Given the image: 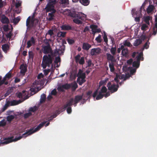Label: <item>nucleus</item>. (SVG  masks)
Listing matches in <instances>:
<instances>
[{
	"label": "nucleus",
	"instance_id": "nucleus-1",
	"mask_svg": "<svg viewBox=\"0 0 157 157\" xmlns=\"http://www.w3.org/2000/svg\"><path fill=\"white\" fill-rule=\"evenodd\" d=\"M43 77V75L42 73L39 74L37 78L39 80L36 81L33 83L32 85V87L30 89V90L32 92L36 93L40 90L42 87V86L44 85L43 81H41L40 79Z\"/></svg>",
	"mask_w": 157,
	"mask_h": 157
},
{
	"label": "nucleus",
	"instance_id": "nucleus-2",
	"mask_svg": "<svg viewBox=\"0 0 157 157\" xmlns=\"http://www.w3.org/2000/svg\"><path fill=\"white\" fill-rule=\"evenodd\" d=\"M52 56L50 55H45L43 58L41 65L43 68H45L47 66L50 67L52 65L53 60Z\"/></svg>",
	"mask_w": 157,
	"mask_h": 157
},
{
	"label": "nucleus",
	"instance_id": "nucleus-3",
	"mask_svg": "<svg viewBox=\"0 0 157 157\" xmlns=\"http://www.w3.org/2000/svg\"><path fill=\"white\" fill-rule=\"evenodd\" d=\"M71 16L75 17L73 21L78 24L82 23L81 20H84L86 19V15L82 13H79L77 14H72Z\"/></svg>",
	"mask_w": 157,
	"mask_h": 157
},
{
	"label": "nucleus",
	"instance_id": "nucleus-4",
	"mask_svg": "<svg viewBox=\"0 0 157 157\" xmlns=\"http://www.w3.org/2000/svg\"><path fill=\"white\" fill-rule=\"evenodd\" d=\"M98 90L99 89L98 88L95 91L93 95V96L94 98L97 96L96 98V100H97L101 99L103 98V94H102L106 92L107 89L105 87H103L101 89V91L99 92L98 94Z\"/></svg>",
	"mask_w": 157,
	"mask_h": 157
},
{
	"label": "nucleus",
	"instance_id": "nucleus-5",
	"mask_svg": "<svg viewBox=\"0 0 157 157\" xmlns=\"http://www.w3.org/2000/svg\"><path fill=\"white\" fill-rule=\"evenodd\" d=\"M78 77L77 82L80 85L85 82V74L81 69H79L77 75Z\"/></svg>",
	"mask_w": 157,
	"mask_h": 157
},
{
	"label": "nucleus",
	"instance_id": "nucleus-6",
	"mask_svg": "<svg viewBox=\"0 0 157 157\" xmlns=\"http://www.w3.org/2000/svg\"><path fill=\"white\" fill-rule=\"evenodd\" d=\"M38 21L37 19L34 18L33 16L31 17H29L27 19L26 25L28 27H31L37 24Z\"/></svg>",
	"mask_w": 157,
	"mask_h": 157
},
{
	"label": "nucleus",
	"instance_id": "nucleus-7",
	"mask_svg": "<svg viewBox=\"0 0 157 157\" xmlns=\"http://www.w3.org/2000/svg\"><path fill=\"white\" fill-rule=\"evenodd\" d=\"M45 122H43L40 124L35 128L31 129L23 134V136L26 137L37 131L39 130L45 124Z\"/></svg>",
	"mask_w": 157,
	"mask_h": 157
},
{
	"label": "nucleus",
	"instance_id": "nucleus-8",
	"mask_svg": "<svg viewBox=\"0 0 157 157\" xmlns=\"http://www.w3.org/2000/svg\"><path fill=\"white\" fill-rule=\"evenodd\" d=\"M56 2V0H49L48 3L45 8L46 11H52L53 12L55 13V10L54 9V5Z\"/></svg>",
	"mask_w": 157,
	"mask_h": 157
},
{
	"label": "nucleus",
	"instance_id": "nucleus-9",
	"mask_svg": "<svg viewBox=\"0 0 157 157\" xmlns=\"http://www.w3.org/2000/svg\"><path fill=\"white\" fill-rule=\"evenodd\" d=\"M1 138L0 146L1 144H6L13 142H15L20 140L21 138Z\"/></svg>",
	"mask_w": 157,
	"mask_h": 157
},
{
	"label": "nucleus",
	"instance_id": "nucleus-10",
	"mask_svg": "<svg viewBox=\"0 0 157 157\" xmlns=\"http://www.w3.org/2000/svg\"><path fill=\"white\" fill-rule=\"evenodd\" d=\"M107 87L109 90L112 93H113L117 90L118 86L117 85H112L110 82H109L107 84Z\"/></svg>",
	"mask_w": 157,
	"mask_h": 157
},
{
	"label": "nucleus",
	"instance_id": "nucleus-11",
	"mask_svg": "<svg viewBox=\"0 0 157 157\" xmlns=\"http://www.w3.org/2000/svg\"><path fill=\"white\" fill-rule=\"evenodd\" d=\"M37 109V108L34 106L33 107L30 108L28 111V112L25 113L24 115V117L25 118H27L32 115V112H34Z\"/></svg>",
	"mask_w": 157,
	"mask_h": 157
},
{
	"label": "nucleus",
	"instance_id": "nucleus-12",
	"mask_svg": "<svg viewBox=\"0 0 157 157\" xmlns=\"http://www.w3.org/2000/svg\"><path fill=\"white\" fill-rule=\"evenodd\" d=\"M71 87L70 85L69 84H65L62 85H59L57 88L59 91H63L64 90L67 89Z\"/></svg>",
	"mask_w": 157,
	"mask_h": 157
},
{
	"label": "nucleus",
	"instance_id": "nucleus-13",
	"mask_svg": "<svg viewBox=\"0 0 157 157\" xmlns=\"http://www.w3.org/2000/svg\"><path fill=\"white\" fill-rule=\"evenodd\" d=\"M101 52V50L100 48H93L91 50L90 54L92 56L100 54Z\"/></svg>",
	"mask_w": 157,
	"mask_h": 157
},
{
	"label": "nucleus",
	"instance_id": "nucleus-14",
	"mask_svg": "<svg viewBox=\"0 0 157 157\" xmlns=\"http://www.w3.org/2000/svg\"><path fill=\"white\" fill-rule=\"evenodd\" d=\"M30 91L32 92V93H31V94H28V92L27 91H23L22 93V98H23L25 99H27L29 98V97L30 96V95H32L36 93L32 92L30 90Z\"/></svg>",
	"mask_w": 157,
	"mask_h": 157
},
{
	"label": "nucleus",
	"instance_id": "nucleus-15",
	"mask_svg": "<svg viewBox=\"0 0 157 157\" xmlns=\"http://www.w3.org/2000/svg\"><path fill=\"white\" fill-rule=\"evenodd\" d=\"M43 52L45 54L49 53L51 52V49L49 45L43 46L42 49Z\"/></svg>",
	"mask_w": 157,
	"mask_h": 157
},
{
	"label": "nucleus",
	"instance_id": "nucleus-16",
	"mask_svg": "<svg viewBox=\"0 0 157 157\" xmlns=\"http://www.w3.org/2000/svg\"><path fill=\"white\" fill-rule=\"evenodd\" d=\"M90 27L92 29V33L94 35L96 33H99L101 31L99 29H97V26L95 25H91Z\"/></svg>",
	"mask_w": 157,
	"mask_h": 157
},
{
	"label": "nucleus",
	"instance_id": "nucleus-17",
	"mask_svg": "<svg viewBox=\"0 0 157 157\" xmlns=\"http://www.w3.org/2000/svg\"><path fill=\"white\" fill-rule=\"evenodd\" d=\"M136 55H137V61H139L141 59V57L142 56V53L140 52V53H139L138 52H134L132 55V57H135Z\"/></svg>",
	"mask_w": 157,
	"mask_h": 157
},
{
	"label": "nucleus",
	"instance_id": "nucleus-18",
	"mask_svg": "<svg viewBox=\"0 0 157 157\" xmlns=\"http://www.w3.org/2000/svg\"><path fill=\"white\" fill-rule=\"evenodd\" d=\"M75 100L74 99L71 98L67 102V104L64 105V108H66L68 106H69L72 104H76L75 103ZM76 105H75V106Z\"/></svg>",
	"mask_w": 157,
	"mask_h": 157
},
{
	"label": "nucleus",
	"instance_id": "nucleus-19",
	"mask_svg": "<svg viewBox=\"0 0 157 157\" xmlns=\"http://www.w3.org/2000/svg\"><path fill=\"white\" fill-rule=\"evenodd\" d=\"M124 75H116V77L114 78V80L117 82H118L119 81V79H124Z\"/></svg>",
	"mask_w": 157,
	"mask_h": 157
},
{
	"label": "nucleus",
	"instance_id": "nucleus-20",
	"mask_svg": "<svg viewBox=\"0 0 157 157\" xmlns=\"http://www.w3.org/2000/svg\"><path fill=\"white\" fill-rule=\"evenodd\" d=\"M1 21L3 23H8L9 22L8 19L4 15H2Z\"/></svg>",
	"mask_w": 157,
	"mask_h": 157
},
{
	"label": "nucleus",
	"instance_id": "nucleus-21",
	"mask_svg": "<svg viewBox=\"0 0 157 157\" xmlns=\"http://www.w3.org/2000/svg\"><path fill=\"white\" fill-rule=\"evenodd\" d=\"M35 43V41L34 39L33 38H32L31 40L28 41L27 42V47L29 48L31 46L34 44Z\"/></svg>",
	"mask_w": 157,
	"mask_h": 157
},
{
	"label": "nucleus",
	"instance_id": "nucleus-22",
	"mask_svg": "<svg viewBox=\"0 0 157 157\" xmlns=\"http://www.w3.org/2000/svg\"><path fill=\"white\" fill-rule=\"evenodd\" d=\"M91 47V45L88 44L84 43L83 44L82 48L84 50H88Z\"/></svg>",
	"mask_w": 157,
	"mask_h": 157
},
{
	"label": "nucleus",
	"instance_id": "nucleus-23",
	"mask_svg": "<svg viewBox=\"0 0 157 157\" xmlns=\"http://www.w3.org/2000/svg\"><path fill=\"white\" fill-rule=\"evenodd\" d=\"M20 69H21V73L22 74H24L26 71V67L23 64L21 66Z\"/></svg>",
	"mask_w": 157,
	"mask_h": 157
},
{
	"label": "nucleus",
	"instance_id": "nucleus-24",
	"mask_svg": "<svg viewBox=\"0 0 157 157\" xmlns=\"http://www.w3.org/2000/svg\"><path fill=\"white\" fill-rule=\"evenodd\" d=\"M80 56H77V57H76V61L77 62H78L79 64H83L84 63V58L83 57H81L79 60H78V57L79 58Z\"/></svg>",
	"mask_w": 157,
	"mask_h": 157
},
{
	"label": "nucleus",
	"instance_id": "nucleus-25",
	"mask_svg": "<svg viewBox=\"0 0 157 157\" xmlns=\"http://www.w3.org/2000/svg\"><path fill=\"white\" fill-rule=\"evenodd\" d=\"M144 21L147 25H149V21L151 20V17L150 16H146L144 18Z\"/></svg>",
	"mask_w": 157,
	"mask_h": 157
},
{
	"label": "nucleus",
	"instance_id": "nucleus-26",
	"mask_svg": "<svg viewBox=\"0 0 157 157\" xmlns=\"http://www.w3.org/2000/svg\"><path fill=\"white\" fill-rule=\"evenodd\" d=\"M154 7L152 5H150L147 7V12L148 13H151L154 9Z\"/></svg>",
	"mask_w": 157,
	"mask_h": 157
},
{
	"label": "nucleus",
	"instance_id": "nucleus-27",
	"mask_svg": "<svg viewBox=\"0 0 157 157\" xmlns=\"http://www.w3.org/2000/svg\"><path fill=\"white\" fill-rule=\"evenodd\" d=\"M21 102V101L20 100L19 101H16L13 100L11 101L10 103V105H17Z\"/></svg>",
	"mask_w": 157,
	"mask_h": 157
},
{
	"label": "nucleus",
	"instance_id": "nucleus-28",
	"mask_svg": "<svg viewBox=\"0 0 157 157\" xmlns=\"http://www.w3.org/2000/svg\"><path fill=\"white\" fill-rule=\"evenodd\" d=\"M80 2L84 6H87L89 3L88 0H80Z\"/></svg>",
	"mask_w": 157,
	"mask_h": 157
},
{
	"label": "nucleus",
	"instance_id": "nucleus-29",
	"mask_svg": "<svg viewBox=\"0 0 157 157\" xmlns=\"http://www.w3.org/2000/svg\"><path fill=\"white\" fill-rule=\"evenodd\" d=\"M51 11L52 13H49L47 17V19L49 21H51L53 19V17L54 16L53 13H54L52 11Z\"/></svg>",
	"mask_w": 157,
	"mask_h": 157
},
{
	"label": "nucleus",
	"instance_id": "nucleus-30",
	"mask_svg": "<svg viewBox=\"0 0 157 157\" xmlns=\"http://www.w3.org/2000/svg\"><path fill=\"white\" fill-rule=\"evenodd\" d=\"M66 34V32L59 31L58 33L57 36L59 37H64L65 36Z\"/></svg>",
	"mask_w": 157,
	"mask_h": 157
},
{
	"label": "nucleus",
	"instance_id": "nucleus-31",
	"mask_svg": "<svg viewBox=\"0 0 157 157\" xmlns=\"http://www.w3.org/2000/svg\"><path fill=\"white\" fill-rule=\"evenodd\" d=\"M82 98V96H76L75 99H74L75 101V103L76 104L77 103L78 101L81 99Z\"/></svg>",
	"mask_w": 157,
	"mask_h": 157
},
{
	"label": "nucleus",
	"instance_id": "nucleus-32",
	"mask_svg": "<svg viewBox=\"0 0 157 157\" xmlns=\"http://www.w3.org/2000/svg\"><path fill=\"white\" fill-rule=\"evenodd\" d=\"M142 43V40H141L139 39H137L136 40L134 43V45L135 46H137Z\"/></svg>",
	"mask_w": 157,
	"mask_h": 157
},
{
	"label": "nucleus",
	"instance_id": "nucleus-33",
	"mask_svg": "<svg viewBox=\"0 0 157 157\" xmlns=\"http://www.w3.org/2000/svg\"><path fill=\"white\" fill-rule=\"evenodd\" d=\"M148 25H147V24H142V25H141V30L143 31H144L146 30L148 28Z\"/></svg>",
	"mask_w": 157,
	"mask_h": 157
},
{
	"label": "nucleus",
	"instance_id": "nucleus-34",
	"mask_svg": "<svg viewBox=\"0 0 157 157\" xmlns=\"http://www.w3.org/2000/svg\"><path fill=\"white\" fill-rule=\"evenodd\" d=\"M107 59L109 60L113 61L114 60V57L113 56L111 55L110 54L107 53L106 54Z\"/></svg>",
	"mask_w": 157,
	"mask_h": 157
},
{
	"label": "nucleus",
	"instance_id": "nucleus-35",
	"mask_svg": "<svg viewBox=\"0 0 157 157\" xmlns=\"http://www.w3.org/2000/svg\"><path fill=\"white\" fill-rule=\"evenodd\" d=\"M46 98V96L45 94H43L41 95V98L40 100V102L42 103L44 102Z\"/></svg>",
	"mask_w": 157,
	"mask_h": 157
},
{
	"label": "nucleus",
	"instance_id": "nucleus-36",
	"mask_svg": "<svg viewBox=\"0 0 157 157\" xmlns=\"http://www.w3.org/2000/svg\"><path fill=\"white\" fill-rule=\"evenodd\" d=\"M9 48L7 44H4L2 46V48L3 51L5 52H6Z\"/></svg>",
	"mask_w": 157,
	"mask_h": 157
},
{
	"label": "nucleus",
	"instance_id": "nucleus-37",
	"mask_svg": "<svg viewBox=\"0 0 157 157\" xmlns=\"http://www.w3.org/2000/svg\"><path fill=\"white\" fill-rule=\"evenodd\" d=\"M11 73H8L7 74H6L4 78L6 81L11 77Z\"/></svg>",
	"mask_w": 157,
	"mask_h": 157
},
{
	"label": "nucleus",
	"instance_id": "nucleus-38",
	"mask_svg": "<svg viewBox=\"0 0 157 157\" xmlns=\"http://www.w3.org/2000/svg\"><path fill=\"white\" fill-rule=\"evenodd\" d=\"M9 105H10V103L9 102H8L6 103V104H5V105L3 106V108H2V111H4L5 110H6L7 108H8V107L9 106Z\"/></svg>",
	"mask_w": 157,
	"mask_h": 157
},
{
	"label": "nucleus",
	"instance_id": "nucleus-39",
	"mask_svg": "<svg viewBox=\"0 0 157 157\" xmlns=\"http://www.w3.org/2000/svg\"><path fill=\"white\" fill-rule=\"evenodd\" d=\"M128 51L127 49L124 48L122 50V53L123 56H126L128 54Z\"/></svg>",
	"mask_w": 157,
	"mask_h": 157
},
{
	"label": "nucleus",
	"instance_id": "nucleus-40",
	"mask_svg": "<svg viewBox=\"0 0 157 157\" xmlns=\"http://www.w3.org/2000/svg\"><path fill=\"white\" fill-rule=\"evenodd\" d=\"M14 117V116L13 115H10L7 116V120L8 121H11Z\"/></svg>",
	"mask_w": 157,
	"mask_h": 157
},
{
	"label": "nucleus",
	"instance_id": "nucleus-41",
	"mask_svg": "<svg viewBox=\"0 0 157 157\" xmlns=\"http://www.w3.org/2000/svg\"><path fill=\"white\" fill-rule=\"evenodd\" d=\"M61 28L63 30H67L71 29L70 27L66 25H63L61 27Z\"/></svg>",
	"mask_w": 157,
	"mask_h": 157
},
{
	"label": "nucleus",
	"instance_id": "nucleus-42",
	"mask_svg": "<svg viewBox=\"0 0 157 157\" xmlns=\"http://www.w3.org/2000/svg\"><path fill=\"white\" fill-rule=\"evenodd\" d=\"M139 61L137 60V61L134 62L132 63L133 66L134 67H136L137 68H138L139 66Z\"/></svg>",
	"mask_w": 157,
	"mask_h": 157
},
{
	"label": "nucleus",
	"instance_id": "nucleus-43",
	"mask_svg": "<svg viewBox=\"0 0 157 157\" xmlns=\"http://www.w3.org/2000/svg\"><path fill=\"white\" fill-rule=\"evenodd\" d=\"M20 18L19 17H17V18H15L13 20V22L15 24H17L20 20Z\"/></svg>",
	"mask_w": 157,
	"mask_h": 157
},
{
	"label": "nucleus",
	"instance_id": "nucleus-44",
	"mask_svg": "<svg viewBox=\"0 0 157 157\" xmlns=\"http://www.w3.org/2000/svg\"><path fill=\"white\" fill-rule=\"evenodd\" d=\"M53 34V30H49L46 34V36L47 35H49L50 36H52Z\"/></svg>",
	"mask_w": 157,
	"mask_h": 157
},
{
	"label": "nucleus",
	"instance_id": "nucleus-45",
	"mask_svg": "<svg viewBox=\"0 0 157 157\" xmlns=\"http://www.w3.org/2000/svg\"><path fill=\"white\" fill-rule=\"evenodd\" d=\"M116 51V48H112L110 50L111 53L113 55H115Z\"/></svg>",
	"mask_w": 157,
	"mask_h": 157
},
{
	"label": "nucleus",
	"instance_id": "nucleus-46",
	"mask_svg": "<svg viewBox=\"0 0 157 157\" xmlns=\"http://www.w3.org/2000/svg\"><path fill=\"white\" fill-rule=\"evenodd\" d=\"M6 81L5 80V78H3L2 80H1L0 81V83H1L0 84V86L2 84L5 83V84L6 85L8 84V82L7 81L6 82Z\"/></svg>",
	"mask_w": 157,
	"mask_h": 157
},
{
	"label": "nucleus",
	"instance_id": "nucleus-47",
	"mask_svg": "<svg viewBox=\"0 0 157 157\" xmlns=\"http://www.w3.org/2000/svg\"><path fill=\"white\" fill-rule=\"evenodd\" d=\"M21 1H17L15 3V5L16 7H18L21 6Z\"/></svg>",
	"mask_w": 157,
	"mask_h": 157
},
{
	"label": "nucleus",
	"instance_id": "nucleus-48",
	"mask_svg": "<svg viewBox=\"0 0 157 157\" xmlns=\"http://www.w3.org/2000/svg\"><path fill=\"white\" fill-rule=\"evenodd\" d=\"M67 41L68 43L70 44H74L75 42V41L69 38L67 39Z\"/></svg>",
	"mask_w": 157,
	"mask_h": 157
},
{
	"label": "nucleus",
	"instance_id": "nucleus-49",
	"mask_svg": "<svg viewBox=\"0 0 157 157\" xmlns=\"http://www.w3.org/2000/svg\"><path fill=\"white\" fill-rule=\"evenodd\" d=\"M5 5L6 3L5 2L2 1V0H0V8L2 7Z\"/></svg>",
	"mask_w": 157,
	"mask_h": 157
},
{
	"label": "nucleus",
	"instance_id": "nucleus-50",
	"mask_svg": "<svg viewBox=\"0 0 157 157\" xmlns=\"http://www.w3.org/2000/svg\"><path fill=\"white\" fill-rule=\"evenodd\" d=\"M101 36L100 35H99L96 39V41L98 43H100L101 42Z\"/></svg>",
	"mask_w": 157,
	"mask_h": 157
},
{
	"label": "nucleus",
	"instance_id": "nucleus-51",
	"mask_svg": "<svg viewBox=\"0 0 157 157\" xmlns=\"http://www.w3.org/2000/svg\"><path fill=\"white\" fill-rule=\"evenodd\" d=\"M109 67H110V70L112 72L114 71V66L112 63H110L109 64Z\"/></svg>",
	"mask_w": 157,
	"mask_h": 157
},
{
	"label": "nucleus",
	"instance_id": "nucleus-52",
	"mask_svg": "<svg viewBox=\"0 0 157 157\" xmlns=\"http://www.w3.org/2000/svg\"><path fill=\"white\" fill-rule=\"evenodd\" d=\"M71 86L75 89L77 87V85L75 82H74L72 84Z\"/></svg>",
	"mask_w": 157,
	"mask_h": 157
},
{
	"label": "nucleus",
	"instance_id": "nucleus-53",
	"mask_svg": "<svg viewBox=\"0 0 157 157\" xmlns=\"http://www.w3.org/2000/svg\"><path fill=\"white\" fill-rule=\"evenodd\" d=\"M104 34L103 37V39L105 42L106 43H107L108 41L107 38V36L106 35L105 32H104Z\"/></svg>",
	"mask_w": 157,
	"mask_h": 157
},
{
	"label": "nucleus",
	"instance_id": "nucleus-54",
	"mask_svg": "<svg viewBox=\"0 0 157 157\" xmlns=\"http://www.w3.org/2000/svg\"><path fill=\"white\" fill-rule=\"evenodd\" d=\"M124 45L127 46H130L131 45V44L130 42L127 41H125L124 42Z\"/></svg>",
	"mask_w": 157,
	"mask_h": 157
},
{
	"label": "nucleus",
	"instance_id": "nucleus-55",
	"mask_svg": "<svg viewBox=\"0 0 157 157\" xmlns=\"http://www.w3.org/2000/svg\"><path fill=\"white\" fill-rule=\"evenodd\" d=\"M56 89H54L51 92V94L52 95H55L56 94Z\"/></svg>",
	"mask_w": 157,
	"mask_h": 157
},
{
	"label": "nucleus",
	"instance_id": "nucleus-56",
	"mask_svg": "<svg viewBox=\"0 0 157 157\" xmlns=\"http://www.w3.org/2000/svg\"><path fill=\"white\" fill-rule=\"evenodd\" d=\"M16 95L19 98H22V93L20 92L17 93L16 94Z\"/></svg>",
	"mask_w": 157,
	"mask_h": 157
},
{
	"label": "nucleus",
	"instance_id": "nucleus-57",
	"mask_svg": "<svg viewBox=\"0 0 157 157\" xmlns=\"http://www.w3.org/2000/svg\"><path fill=\"white\" fill-rule=\"evenodd\" d=\"M3 29L5 31H7L8 29V25H5L4 26Z\"/></svg>",
	"mask_w": 157,
	"mask_h": 157
},
{
	"label": "nucleus",
	"instance_id": "nucleus-58",
	"mask_svg": "<svg viewBox=\"0 0 157 157\" xmlns=\"http://www.w3.org/2000/svg\"><path fill=\"white\" fill-rule=\"evenodd\" d=\"M60 58L59 57H57L56 58L55 62L56 63H58L60 62Z\"/></svg>",
	"mask_w": 157,
	"mask_h": 157
},
{
	"label": "nucleus",
	"instance_id": "nucleus-59",
	"mask_svg": "<svg viewBox=\"0 0 157 157\" xmlns=\"http://www.w3.org/2000/svg\"><path fill=\"white\" fill-rule=\"evenodd\" d=\"M149 47V45L148 43V42H146L144 44V48L145 49H147Z\"/></svg>",
	"mask_w": 157,
	"mask_h": 157
},
{
	"label": "nucleus",
	"instance_id": "nucleus-60",
	"mask_svg": "<svg viewBox=\"0 0 157 157\" xmlns=\"http://www.w3.org/2000/svg\"><path fill=\"white\" fill-rule=\"evenodd\" d=\"M12 34L11 32L9 33L6 35V37L7 38H10L12 36Z\"/></svg>",
	"mask_w": 157,
	"mask_h": 157
},
{
	"label": "nucleus",
	"instance_id": "nucleus-61",
	"mask_svg": "<svg viewBox=\"0 0 157 157\" xmlns=\"http://www.w3.org/2000/svg\"><path fill=\"white\" fill-rule=\"evenodd\" d=\"M67 111L68 113H70L71 112V108L70 107L68 108L67 109Z\"/></svg>",
	"mask_w": 157,
	"mask_h": 157
},
{
	"label": "nucleus",
	"instance_id": "nucleus-62",
	"mask_svg": "<svg viewBox=\"0 0 157 157\" xmlns=\"http://www.w3.org/2000/svg\"><path fill=\"white\" fill-rule=\"evenodd\" d=\"M139 30V29L138 28V27L137 26L136 27V29L135 30V35H137V33Z\"/></svg>",
	"mask_w": 157,
	"mask_h": 157
},
{
	"label": "nucleus",
	"instance_id": "nucleus-63",
	"mask_svg": "<svg viewBox=\"0 0 157 157\" xmlns=\"http://www.w3.org/2000/svg\"><path fill=\"white\" fill-rule=\"evenodd\" d=\"M133 61V60L132 59H129V60H127V63L129 64H131L132 63V62Z\"/></svg>",
	"mask_w": 157,
	"mask_h": 157
},
{
	"label": "nucleus",
	"instance_id": "nucleus-64",
	"mask_svg": "<svg viewBox=\"0 0 157 157\" xmlns=\"http://www.w3.org/2000/svg\"><path fill=\"white\" fill-rule=\"evenodd\" d=\"M49 71L50 70L49 69L45 70L44 71V72L45 75H47Z\"/></svg>",
	"mask_w": 157,
	"mask_h": 157
}]
</instances>
